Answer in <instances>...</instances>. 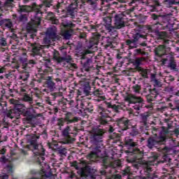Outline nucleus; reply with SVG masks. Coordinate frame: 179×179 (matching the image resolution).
<instances>
[{
	"mask_svg": "<svg viewBox=\"0 0 179 179\" xmlns=\"http://www.w3.org/2000/svg\"><path fill=\"white\" fill-rule=\"evenodd\" d=\"M20 15L22 13H29L33 12L34 17L31 19V22L27 25V30L29 33H36L37 31V27L40 26L41 17H43V12L38 6H22L19 4L17 9Z\"/></svg>",
	"mask_w": 179,
	"mask_h": 179,
	"instance_id": "nucleus-1",
	"label": "nucleus"
},
{
	"mask_svg": "<svg viewBox=\"0 0 179 179\" xmlns=\"http://www.w3.org/2000/svg\"><path fill=\"white\" fill-rule=\"evenodd\" d=\"M38 139H40V136L36 134H29L27 136V142L28 145L26 146V148L29 150H31L35 156H39L37 158L36 162L41 164L44 162V155L45 150L43 148V145L38 144L37 141Z\"/></svg>",
	"mask_w": 179,
	"mask_h": 179,
	"instance_id": "nucleus-2",
	"label": "nucleus"
},
{
	"mask_svg": "<svg viewBox=\"0 0 179 179\" xmlns=\"http://www.w3.org/2000/svg\"><path fill=\"white\" fill-rule=\"evenodd\" d=\"M104 135V131L101 129H97L94 131L90 137V143H92V148L94 150L90 154V159H94V157H97L100 152V148L103 146V138Z\"/></svg>",
	"mask_w": 179,
	"mask_h": 179,
	"instance_id": "nucleus-3",
	"label": "nucleus"
},
{
	"mask_svg": "<svg viewBox=\"0 0 179 179\" xmlns=\"http://www.w3.org/2000/svg\"><path fill=\"white\" fill-rule=\"evenodd\" d=\"M53 59L55 62L59 65H62L64 68H66L69 71H75V69H78V65L73 63V60L72 59V56H71V55L66 54L63 56H60L59 52H55L53 54Z\"/></svg>",
	"mask_w": 179,
	"mask_h": 179,
	"instance_id": "nucleus-4",
	"label": "nucleus"
},
{
	"mask_svg": "<svg viewBox=\"0 0 179 179\" xmlns=\"http://www.w3.org/2000/svg\"><path fill=\"white\" fill-rule=\"evenodd\" d=\"M146 40V36L142 35L141 33H136L133 35L131 39H128L126 41V45L129 46V48H138L139 45L141 47H148V43L146 41H142Z\"/></svg>",
	"mask_w": 179,
	"mask_h": 179,
	"instance_id": "nucleus-5",
	"label": "nucleus"
},
{
	"mask_svg": "<svg viewBox=\"0 0 179 179\" xmlns=\"http://www.w3.org/2000/svg\"><path fill=\"white\" fill-rule=\"evenodd\" d=\"M166 136H150L147 139L146 146L148 149L159 148L160 145H164V143H166Z\"/></svg>",
	"mask_w": 179,
	"mask_h": 179,
	"instance_id": "nucleus-6",
	"label": "nucleus"
},
{
	"mask_svg": "<svg viewBox=\"0 0 179 179\" xmlns=\"http://www.w3.org/2000/svg\"><path fill=\"white\" fill-rule=\"evenodd\" d=\"M161 62L164 66H166L168 69H170L172 72H178V66H177V62L174 57L171 54L166 55V57L162 58Z\"/></svg>",
	"mask_w": 179,
	"mask_h": 179,
	"instance_id": "nucleus-7",
	"label": "nucleus"
},
{
	"mask_svg": "<svg viewBox=\"0 0 179 179\" xmlns=\"http://www.w3.org/2000/svg\"><path fill=\"white\" fill-rule=\"evenodd\" d=\"M126 100L129 103V104L133 105L132 107L134 110H137L138 111L141 108H143V106H145V100H143V98L136 96L134 94L129 95Z\"/></svg>",
	"mask_w": 179,
	"mask_h": 179,
	"instance_id": "nucleus-8",
	"label": "nucleus"
},
{
	"mask_svg": "<svg viewBox=\"0 0 179 179\" xmlns=\"http://www.w3.org/2000/svg\"><path fill=\"white\" fill-rule=\"evenodd\" d=\"M124 13L116 14L115 15L114 26H113V31H112V36H117V30L125 27V22L124 21Z\"/></svg>",
	"mask_w": 179,
	"mask_h": 179,
	"instance_id": "nucleus-9",
	"label": "nucleus"
},
{
	"mask_svg": "<svg viewBox=\"0 0 179 179\" xmlns=\"http://www.w3.org/2000/svg\"><path fill=\"white\" fill-rule=\"evenodd\" d=\"M45 34L46 37L44 38V43L49 45L52 41L57 40V27L52 26L48 28Z\"/></svg>",
	"mask_w": 179,
	"mask_h": 179,
	"instance_id": "nucleus-10",
	"label": "nucleus"
},
{
	"mask_svg": "<svg viewBox=\"0 0 179 179\" xmlns=\"http://www.w3.org/2000/svg\"><path fill=\"white\" fill-rule=\"evenodd\" d=\"M66 16L71 19H75L78 16V3L76 2L71 3L66 8Z\"/></svg>",
	"mask_w": 179,
	"mask_h": 179,
	"instance_id": "nucleus-11",
	"label": "nucleus"
},
{
	"mask_svg": "<svg viewBox=\"0 0 179 179\" xmlns=\"http://www.w3.org/2000/svg\"><path fill=\"white\" fill-rule=\"evenodd\" d=\"M32 54L31 55H38L41 58L43 57L44 55V46L40 45L39 43H35L31 44Z\"/></svg>",
	"mask_w": 179,
	"mask_h": 179,
	"instance_id": "nucleus-12",
	"label": "nucleus"
},
{
	"mask_svg": "<svg viewBox=\"0 0 179 179\" xmlns=\"http://www.w3.org/2000/svg\"><path fill=\"white\" fill-rule=\"evenodd\" d=\"M117 122V125L120 128H121L123 131H127V129H129L132 124H131V120H128L126 117L118 118L116 120Z\"/></svg>",
	"mask_w": 179,
	"mask_h": 179,
	"instance_id": "nucleus-13",
	"label": "nucleus"
},
{
	"mask_svg": "<svg viewBox=\"0 0 179 179\" xmlns=\"http://www.w3.org/2000/svg\"><path fill=\"white\" fill-rule=\"evenodd\" d=\"M150 80L154 84L155 87H162L164 78H162L161 74L150 73Z\"/></svg>",
	"mask_w": 179,
	"mask_h": 179,
	"instance_id": "nucleus-14",
	"label": "nucleus"
},
{
	"mask_svg": "<svg viewBox=\"0 0 179 179\" xmlns=\"http://www.w3.org/2000/svg\"><path fill=\"white\" fill-rule=\"evenodd\" d=\"M168 160L169 158H167V155H163L161 159L160 157L154 155L153 157H150L148 164H150L151 166H156L159 164V163H167Z\"/></svg>",
	"mask_w": 179,
	"mask_h": 179,
	"instance_id": "nucleus-15",
	"label": "nucleus"
},
{
	"mask_svg": "<svg viewBox=\"0 0 179 179\" xmlns=\"http://www.w3.org/2000/svg\"><path fill=\"white\" fill-rule=\"evenodd\" d=\"M62 135L66 138L63 143H72L73 142V138L71 136V127L67 125L62 129Z\"/></svg>",
	"mask_w": 179,
	"mask_h": 179,
	"instance_id": "nucleus-16",
	"label": "nucleus"
},
{
	"mask_svg": "<svg viewBox=\"0 0 179 179\" xmlns=\"http://www.w3.org/2000/svg\"><path fill=\"white\" fill-rule=\"evenodd\" d=\"M19 107H22V105L19 104V101H15V106L14 109H11L8 113L7 117L13 120L15 117H19L20 115V108Z\"/></svg>",
	"mask_w": 179,
	"mask_h": 179,
	"instance_id": "nucleus-17",
	"label": "nucleus"
},
{
	"mask_svg": "<svg viewBox=\"0 0 179 179\" xmlns=\"http://www.w3.org/2000/svg\"><path fill=\"white\" fill-rule=\"evenodd\" d=\"M153 166L155 165L149 164V161L145 164V168L146 177H143V179H146V178L155 179L157 178L156 174H155V173H152V171H153Z\"/></svg>",
	"mask_w": 179,
	"mask_h": 179,
	"instance_id": "nucleus-18",
	"label": "nucleus"
},
{
	"mask_svg": "<svg viewBox=\"0 0 179 179\" xmlns=\"http://www.w3.org/2000/svg\"><path fill=\"white\" fill-rule=\"evenodd\" d=\"M103 24L108 31V33L110 36H113V31H114V28L113 27L112 23L113 20L111 19V17H105L103 18Z\"/></svg>",
	"mask_w": 179,
	"mask_h": 179,
	"instance_id": "nucleus-19",
	"label": "nucleus"
},
{
	"mask_svg": "<svg viewBox=\"0 0 179 179\" xmlns=\"http://www.w3.org/2000/svg\"><path fill=\"white\" fill-rule=\"evenodd\" d=\"M80 91L85 96H89L90 94V84L87 81H80Z\"/></svg>",
	"mask_w": 179,
	"mask_h": 179,
	"instance_id": "nucleus-20",
	"label": "nucleus"
},
{
	"mask_svg": "<svg viewBox=\"0 0 179 179\" xmlns=\"http://www.w3.org/2000/svg\"><path fill=\"white\" fill-rule=\"evenodd\" d=\"M73 113L69 112L64 114V120L66 121L67 125L69 124H75V122H79L80 117H74L72 118Z\"/></svg>",
	"mask_w": 179,
	"mask_h": 179,
	"instance_id": "nucleus-21",
	"label": "nucleus"
},
{
	"mask_svg": "<svg viewBox=\"0 0 179 179\" xmlns=\"http://www.w3.org/2000/svg\"><path fill=\"white\" fill-rule=\"evenodd\" d=\"M155 53L157 57H160L161 58H166L169 54H166V46L164 45H160L155 50Z\"/></svg>",
	"mask_w": 179,
	"mask_h": 179,
	"instance_id": "nucleus-22",
	"label": "nucleus"
},
{
	"mask_svg": "<svg viewBox=\"0 0 179 179\" xmlns=\"http://www.w3.org/2000/svg\"><path fill=\"white\" fill-rule=\"evenodd\" d=\"M34 65H36V61L33 59H30L27 63H24L22 64V69L25 72L30 73V71L33 69V68L34 67Z\"/></svg>",
	"mask_w": 179,
	"mask_h": 179,
	"instance_id": "nucleus-23",
	"label": "nucleus"
},
{
	"mask_svg": "<svg viewBox=\"0 0 179 179\" xmlns=\"http://www.w3.org/2000/svg\"><path fill=\"white\" fill-rule=\"evenodd\" d=\"M93 69V62L90 59H87L86 62L84 63L82 71L85 72H90Z\"/></svg>",
	"mask_w": 179,
	"mask_h": 179,
	"instance_id": "nucleus-24",
	"label": "nucleus"
},
{
	"mask_svg": "<svg viewBox=\"0 0 179 179\" xmlns=\"http://www.w3.org/2000/svg\"><path fill=\"white\" fill-rule=\"evenodd\" d=\"M1 26L6 27V29H12L13 27V22L10 19H3L1 20Z\"/></svg>",
	"mask_w": 179,
	"mask_h": 179,
	"instance_id": "nucleus-25",
	"label": "nucleus"
},
{
	"mask_svg": "<svg viewBox=\"0 0 179 179\" xmlns=\"http://www.w3.org/2000/svg\"><path fill=\"white\" fill-rule=\"evenodd\" d=\"M98 113L101 117H107L111 113V110L107 108V109L104 108L103 106H98Z\"/></svg>",
	"mask_w": 179,
	"mask_h": 179,
	"instance_id": "nucleus-26",
	"label": "nucleus"
},
{
	"mask_svg": "<svg viewBox=\"0 0 179 179\" xmlns=\"http://www.w3.org/2000/svg\"><path fill=\"white\" fill-rule=\"evenodd\" d=\"M52 176L51 172H47L44 169L39 173V177L33 178L32 179H45V178H50Z\"/></svg>",
	"mask_w": 179,
	"mask_h": 179,
	"instance_id": "nucleus-27",
	"label": "nucleus"
},
{
	"mask_svg": "<svg viewBox=\"0 0 179 179\" xmlns=\"http://www.w3.org/2000/svg\"><path fill=\"white\" fill-rule=\"evenodd\" d=\"M124 143L129 149H131V148H136V146H138V143L134 141V139L130 138H126Z\"/></svg>",
	"mask_w": 179,
	"mask_h": 179,
	"instance_id": "nucleus-28",
	"label": "nucleus"
},
{
	"mask_svg": "<svg viewBox=\"0 0 179 179\" xmlns=\"http://www.w3.org/2000/svg\"><path fill=\"white\" fill-rule=\"evenodd\" d=\"M148 92H150V94H152V96H155V99H157V96L159 95V91L157 90H156V88H154L152 90L150 88V86L148 85V86H147V88H145L143 90L144 93H148Z\"/></svg>",
	"mask_w": 179,
	"mask_h": 179,
	"instance_id": "nucleus-29",
	"label": "nucleus"
},
{
	"mask_svg": "<svg viewBox=\"0 0 179 179\" xmlns=\"http://www.w3.org/2000/svg\"><path fill=\"white\" fill-rule=\"evenodd\" d=\"M141 118V121L143 122V124L144 125H146V124H148V120L149 118V117H150V112H145L143 113H142L140 115Z\"/></svg>",
	"mask_w": 179,
	"mask_h": 179,
	"instance_id": "nucleus-30",
	"label": "nucleus"
},
{
	"mask_svg": "<svg viewBox=\"0 0 179 179\" xmlns=\"http://www.w3.org/2000/svg\"><path fill=\"white\" fill-rule=\"evenodd\" d=\"M48 18L51 20L53 24H58V23H59V21L55 17V15H54V13L52 12H49L48 13Z\"/></svg>",
	"mask_w": 179,
	"mask_h": 179,
	"instance_id": "nucleus-31",
	"label": "nucleus"
},
{
	"mask_svg": "<svg viewBox=\"0 0 179 179\" xmlns=\"http://www.w3.org/2000/svg\"><path fill=\"white\" fill-rule=\"evenodd\" d=\"M98 44H99V39H97L96 38H92L90 40V43H89V45H88V48H93V47L94 48H96Z\"/></svg>",
	"mask_w": 179,
	"mask_h": 179,
	"instance_id": "nucleus-32",
	"label": "nucleus"
},
{
	"mask_svg": "<svg viewBox=\"0 0 179 179\" xmlns=\"http://www.w3.org/2000/svg\"><path fill=\"white\" fill-rule=\"evenodd\" d=\"M46 87L50 90L54 91L57 89V85L52 80H46L45 82Z\"/></svg>",
	"mask_w": 179,
	"mask_h": 179,
	"instance_id": "nucleus-33",
	"label": "nucleus"
},
{
	"mask_svg": "<svg viewBox=\"0 0 179 179\" xmlns=\"http://www.w3.org/2000/svg\"><path fill=\"white\" fill-rule=\"evenodd\" d=\"M29 78H30V73H29V71H23L19 76V79L23 80V82H27Z\"/></svg>",
	"mask_w": 179,
	"mask_h": 179,
	"instance_id": "nucleus-34",
	"label": "nucleus"
},
{
	"mask_svg": "<svg viewBox=\"0 0 179 179\" xmlns=\"http://www.w3.org/2000/svg\"><path fill=\"white\" fill-rule=\"evenodd\" d=\"M101 161L105 169H107V167H113V165L111 164V162H110L108 157H102Z\"/></svg>",
	"mask_w": 179,
	"mask_h": 179,
	"instance_id": "nucleus-35",
	"label": "nucleus"
},
{
	"mask_svg": "<svg viewBox=\"0 0 179 179\" xmlns=\"http://www.w3.org/2000/svg\"><path fill=\"white\" fill-rule=\"evenodd\" d=\"M158 37L161 40H164V43H169V40L167 39V37H169V35H167L166 32H165V31L159 32Z\"/></svg>",
	"mask_w": 179,
	"mask_h": 179,
	"instance_id": "nucleus-36",
	"label": "nucleus"
},
{
	"mask_svg": "<svg viewBox=\"0 0 179 179\" xmlns=\"http://www.w3.org/2000/svg\"><path fill=\"white\" fill-rule=\"evenodd\" d=\"M62 36L64 40H69L72 36V29L64 31Z\"/></svg>",
	"mask_w": 179,
	"mask_h": 179,
	"instance_id": "nucleus-37",
	"label": "nucleus"
},
{
	"mask_svg": "<svg viewBox=\"0 0 179 179\" xmlns=\"http://www.w3.org/2000/svg\"><path fill=\"white\" fill-rule=\"evenodd\" d=\"M52 2H54V0H44L43 3L38 6V8H39V9H41L43 6H45V8H51V6H52Z\"/></svg>",
	"mask_w": 179,
	"mask_h": 179,
	"instance_id": "nucleus-38",
	"label": "nucleus"
},
{
	"mask_svg": "<svg viewBox=\"0 0 179 179\" xmlns=\"http://www.w3.org/2000/svg\"><path fill=\"white\" fill-rule=\"evenodd\" d=\"M107 108H112L115 113H119V110H121V106L120 105H112L111 103H107Z\"/></svg>",
	"mask_w": 179,
	"mask_h": 179,
	"instance_id": "nucleus-39",
	"label": "nucleus"
},
{
	"mask_svg": "<svg viewBox=\"0 0 179 179\" xmlns=\"http://www.w3.org/2000/svg\"><path fill=\"white\" fill-rule=\"evenodd\" d=\"M152 20H157V22L155 24H162V20H163V16L162 15H157L156 14L152 15Z\"/></svg>",
	"mask_w": 179,
	"mask_h": 179,
	"instance_id": "nucleus-40",
	"label": "nucleus"
},
{
	"mask_svg": "<svg viewBox=\"0 0 179 179\" xmlns=\"http://www.w3.org/2000/svg\"><path fill=\"white\" fill-rule=\"evenodd\" d=\"M108 118H110V116H101L99 118L101 125H107L108 124Z\"/></svg>",
	"mask_w": 179,
	"mask_h": 179,
	"instance_id": "nucleus-41",
	"label": "nucleus"
},
{
	"mask_svg": "<svg viewBox=\"0 0 179 179\" xmlns=\"http://www.w3.org/2000/svg\"><path fill=\"white\" fill-rule=\"evenodd\" d=\"M57 125L58 127L59 131H62V127L65 125V121H64V118H59L57 120Z\"/></svg>",
	"mask_w": 179,
	"mask_h": 179,
	"instance_id": "nucleus-42",
	"label": "nucleus"
},
{
	"mask_svg": "<svg viewBox=\"0 0 179 179\" xmlns=\"http://www.w3.org/2000/svg\"><path fill=\"white\" fill-rule=\"evenodd\" d=\"M23 101L26 103H29V104H33V98L30 96L29 94H26L22 96Z\"/></svg>",
	"mask_w": 179,
	"mask_h": 179,
	"instance_id": "nucleus-43",
	"label": "nucleus"
},
{
	"mask_svg": "<svg viewBox=\"0 0 179 179\" xmlns=\"http://www.w3.org/2000/svg\"><path fill=\"white\" fill-rule=\"evenodd\" d=\"M41 58L42 59L40 60L41 62H42V64H44L46 68H50V66H51V61H50V59H45L44 55Z\"/></svg>",
	"mask_w": 179,
	"mask_h": 179,
	"instance_id": "nucleus-44",
	"label": "nucleus"
},
{
	"mask_svg": "<svg viewBox=\"0 0 179 179\" xmlns=\"http://www.w3.org/2000/svg\"><path fill=\"white\" fill-rule=\"evenodd\" d=\"M141 75L143 78H145L148 79V78H149V75H150V70L142 69Z\"/></svg>",
	"mask_w": 179,
	"mask_h": 179,
	"instance_id": "nucleus-45",
	"label": "nucleus"
},
{
	"mask_svg": "<svg viewBox=\"0 0 179 179\" xmlns=\"http://www.w3.org/2000/svg\"><path fill=\"white\" fill-rule=\"evenodd\" d=\"M64 27H69L70 29H73L75 27V24H73L71 21L66 22H62Z\"/></svg>",
	"mask_w": 179,
	"mask_h": 179,
	"instance_id": "nucleus-46",
	"label": "nucleus"
},
{
	"mask_svg": "<svg viewBox=\"0 0 179 179\" xmlns=\"http://www.w3.org/2000/svg\"><path fill=\"white\" fill-rule=\"evenodd\" d=\"M132 89L134 93H136V94H139V93H141V90L142 89V87H141V85H136L132 87Z\"/></svg>",
	"mask_w": 179,
	"mask_h": 179,
	"instance_id": "nucleus-47",
	"label": "nucleus"
},
{
	"mask_svg": "<svg viewBox=\"0 0 179 179\" xmlns=\"http://www.w3.org/2000/svg\"><path fill=\"white\" fill-rule=\"evenodd\" d=\"M0 45L1 47H6V45H8L6 38L0 37Z\"/></svg>",
	"mask_w": 179,
	"mask_h": 179,
	"instance_id": "nucleus-48",
	"label": "nucleus"
},
{
	"mask_svg": "<svg viewBox=\"0 0 179 179\" xmlns=\"http://www.w3.org/2000/svg\"><path fill=\"white\" fill-rule=\"evenodd\" d=\"M19 21L24 23V22H27V15L26 14H20Z\"/></svg>",
	"mask_w": 179,
	"mask_h": 179,
	"instance_id": "nucleus-49",
	"label": "nucleus"
},
{
	"mask_svg": "<svg viewBox=\"0 0 179 179\" xmlns=\"http://www.w3.org/2000/svg\"><path fill=\"white\" fill-rule=\"evenodd\" d=\"M87 3L88 5H91L92 6H97V3L99 2V0H85Z\"/></svg>",
	"mask_w": 179,
	"mask_h": 179,
	"instance_id": "nucleus-50",
	"label": "nucleus"
},
{
	"mask_svg": "<svg viewBox=\"0 0 179 179\" xmlns=\"http://www.w3.org/2000/svg\"><path fill=\"white\" fill-rule=\"evenodd\" d=\"M131 136H136V135H139V130L135 127H132L131 131L130 132Z\"/></svg>",
	"mask_w": 179,
	"mask_h": 179,
	"instance_id": "nucleus-51",
	"label": "nucleus"
},
{
	"mask_svg": "<svg viewBox=\"0 0 179 179\" xmlns=\"http://www.w3.org/2000/svg\"><path fill=\"white\" fill-rule=\"evenodd\" d=\"M165 5L167 8H170L171 5H176V0H165Z\"/></svg>",
	"mask_w": 179,
	"mask_h": 179,
	"instance_id": "nucleus-52",
	"label": "nucleus"
},
{
	"mask_svg": "<svg viewBox=\"0 0 179 179\" xmlns=\"http://www.w3.org/2000/svg\"><path fill=\"white\" fill-rule=\"evenodd\" d=\"M147 101L148 103H150L152 101H154V100H156V96H152L151 94L146 95Z\"/></svg>",
	"mask_w": 179,
	"mask_h": 179,
	"instance_id": "nucleus-53",
	"label": "nucleus"
},
{
	"mask_svg": "<svg viewBox=\"0 0 179 179\" xmlns=\"http://www.w3.org/2000/svg\"><path fill=\"white\" fill-rule=\"evenodd\" d=\"M144 59H143V58H138L135 60L134 64L136 65V66L138 67L142 64V61H143Z\"/></svg>",
	"mask_w": 179,
	"mask_h": 179,
	"instance_id": "nucleus-54",
	"label": "nucleus"
},
{
	"mask_svg": "<svg viewBox=\"0 0 179 179\" xmlns=\"http://www.w3.org/2000/svg\"><path fill=\"white\" fill-rule=\"evenodd\" d=\"M59 155H61L62 156H66V149L63 148L58 150Z\"/></svg>",
	"mask_w": 179,
	"mask_h": 179,
	"instance_id": "nucleus-55",
	"label": "nucleus"
},
{
	"mask_svg": "<svg viewBox=\"0 0 179 179\" xmlns=\"http://www.w3.org/2000/svg\"><path fill=\"white\" fill-rule=\"evenodd\" d=\"M2 59L4 62H9L10 61V57H9V55H6L2 57Z\"/></svg>",
	"mask_w": 179,
	"mask_h": 179,
	"instance_id": "nucleus-56",
	"label": "nucleus"
},
{
	"mask_svg": "<svg viewBox=\"0 0 179 179\" xmlns=\"http://www.w3.org/2000/svg\"><path fill=\"white\" fill-rule=\"evenodd\" d=\"M59 6H61V3H58L56 6H53V8L55 9V12L57 13H59Z\"/></svg>",
	"mask_w": 179,
	"mask_h": 179,
	"instance_id": "nucleus-57",
	"label": "nucleus"
},
{
	"mask_svg": "<svg viewBox=\"0 0 179 179\" xmlns=\"http://www.w3.org/2000/svg\"><path fill=\"white\" fill-rule=\"evenodd\" d=\"M117 137H118V134L116 133H113L109 136L110 139H117Z\"/></svg>",
	"mask_w": 179,
	"mask_h": 179,
	"instance_id": "nucleus-58",
	"label": "nucleus"
},
{
	"mask_svg": "<svg viewBox=\"0 0 179 179\" xmlns=\"http://www.w3.org/2000/svg\"><path fill=\"white\" fill-rule=\"evenodd\" d=\"M94 96H99L100 94H103V92L100 91L99 90H96L94 92Z\"/></svg>",
	"mask_w": 179,
	"mask_h": 179,
	"instance_id": "nucleus-59",
	"label": "nucleus"
},
{
	"mask_svg": "<svg viewBox=\"0 0 179 179\" xmlns=\"http://www.w3.org/2000/svg\"><path fill=\"white\" fill-rule=\"evenodd\" d=\"M99 101H101V100H106V96L102 94H99L98 96Z\"/></svg>",
	"mask_w": 179,
	"mask_h": 179,
	"instance_id": "nucleus-60",
	"label": "nucleus"
},
{
	"mask_svg": "<svg viewBox=\"0 0 179 179\" xmlns=\"http://www.w3.org/2000/svg\"><path fill=\"white\" fill-rule=\"evenodd\" d=\"M138 54H141V55H146V52H145L142 49L136 50Z\"/></svg>",
	"mask_w": 179,
	"mask_h": 179,
	"instance_id": "nucleus-61",
	"label": "nucleus"
},
{
	"mask_svg": "<svg viewBox=\"0 0 179 179\" xmlns=\"http://www.w3.org/2000/svg\"><path fill=\"white\" fill-rule=\"evenodd\" d=\"M0 179H9V176L7 174H3L0 176Z\"/></svg>",
	"mask_w": 179,
	"mask_h": 179,
	"instance_id": "nucleus-62",
	"label": "nucleus"
},
{
	"mask_svg": "<svg viewBox=\"0 0 179 179\" xmlns=\"http://www.w3.org/2000/svg\"><path fill=\"white\" fill-rule=\"evenodd\" d=\"M152 134L153 135H155V136H157V134H159V130L157 129H154L152 130Z\"/></svg>",
	"mask_w": 179,
	"mask_h": 179,
	"instance_id": "nucleus-63",
	"label": "nucleus"
},
{
	"mask_svg": "<svg viewBox=\"0 0 179 179\" xmlns=\"http://www.w3.org/2000/svg\"><path fill=\"white\" fill-rule=\"evenodd\" d=\"M55 80L59 85H61V83H62V81L59 78H55Z\"/></svg>",
	"mask_w": 179,
	"mask_h": 179,
	"instance_id": "nucleus-64",
	"label": "nucleus"
}]
</instances>
